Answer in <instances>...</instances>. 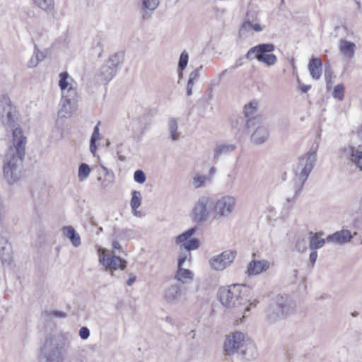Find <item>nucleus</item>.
I'll return each mask as SVG.
<instances>
[{
	"instance_id": "17",
	"label": "nucleus",
	"mask_w": 362,
	"mask_h": 362,
	"mask_svg": "<svg viewBox=\"0 0 362 362\" xmlns=\"http://www.w3.org/2000/svg\"><path fill=\"white\" fill-rule=\"evenodd\" d=\"M238 354L243 360L250 361L255 359L258 356L257 348L253 343H243Z\"/></svg>"
},
{
	"instance_id": "46",
	"label": "nucleus",
	"mask_w": 362,
	"mask_h": 362,
	"mask_svg": "<svg viewBox=\"0 0 362 362\" xmlns=\"http://www.w3.org/2000/svg\"><path fill=\"white\" fill-rule=\"evenodd\" d=\"M190 257H191V253L189 251H185V250L184 252L181 251L180 253V255H179L178 261H177L178 268L182 267V266L185 262V261L187 259H189Z\"/></svg>"
},
{
	"instance_id": "20",
	"label": "nucleus",
	"mask_w": 362,
	"mask_h": 362,
	"mask_svg": "<svg viewBox=\"0 0 362 362\" xmlns=\"http://www.w3.org/2000/svg\"><path fill=\"white\" fill-rule=\"evenodd\" d=\"M322 62L320 58L313 57L308 64V69L310 76L313 79L317 80L322 74Z\"/></svg>"
},
{
	"instance_id": "54",
	"label": "nucleus",
	"mask_w": 362,
	"mask_h": 362,
	"mask_svg": "<svg viewBox=\"0 0 362 362\" xmlns=\"http://www.w3.org/2000/svg\"><path fill=\"white\" fill-rule=\"evenodd\" d=\"M34 57L36 58L37 59H39V62H41L42 61L45 56L44 55V54L42 52H41L39 50H35L34 52Z\"/></svg>"
},
{
	"instance_id": "56",
	"label": "nucleus",
	"mask_w": 362,
	"mask_h": 362,
	"mask_svg": "<svg viewBox=\"0 0 362 362\" xmlns=\"http://www.w3.org/2000/svg\"><path fill=\"white\" fill-rule=\"evenodd\" d=\"M157 113V110L156 109H149L145 113H144V115L148 117V116H151V117H153L154 115H156Z\"/></svg>"
},
{
	"instance_id": "45",
	"label": "nucleus",
	"mask_w": 362,
	"mask_h": 362,
	"mask_svg": "<svg viewBox=\"0 0 362 362\" xmlns=\"http://www.w3.org/2000/svg\"><path fill=\"white\" fill-rule=\"evenodd\" d=\"M296 249L299 252H304L307 250V240L305 238H299L296 243Z\"/></svg>"
},
{
	"instance_id": "35",
	"label": "nucleus",
	"mask_w": 362,
	"mask_h": 362,
	"mask_svg": "<svg viewBox=\"0 0 362 362\" xmlns=\"http://www.w3.org/2000/svg\"><path fill=\"white\" fill-rule=\"evenodd\" d=\"M253 20L252 16L250 17V13L247 12L246 14V19L243 23L240 30L239 34L240 35H244L246 33L250 31L252 28V21Z\"/></svg>"
},
{
	"instance_id": "8",
	"label": "nucleus",
	"mask_w": 362,
	"mask_h": 362,
	"mask_svg": "<svg viewBox=\"0 0 362 362\" xmlns=\"http://www.w3.org/2000/svg\"><path fill=\"white\" fill-rule=\"evenodd\" d=\"M246 125L247 129L252 127L256 128L250 136L251 142L253 144L262 145L268 140L269 132L268 128L263 124L261 116H255L248 119Z\"/></svg>"
},
{
	"instance_id": "14",
	"label": "nucleus",
	"mask_w": 362,
	"mask_h": 362,
	"mask_svg": "<svg viewBox=\"0 0 362 362\" xmlns=\"http://www.w3.org/2000/svg\"><path fill=\"white\" fill-rule=\"evenodd\" d=\"M244 334L240 332H235L232 335L226 337L224 344L223 350L227 355H233L235 353H238L244 343Z\"/></svg>"
},
{
	"instance_id": "38",
	"label": "nucleus",
	"mask_w": 362,
	"mask_h": 362,
	"mask_svg": "<svg viewBox=\"0 0 362 362\" xmlns=\"http://www.w3.org/2000/svg\"><path fill=\"white\" fill-rule=\"evenodd\" d=\"M90 173V168L86 163H81L78 168V178L81 180L86 179Z\"/></svg>"
},
{
	"instance_id": "13",
	"label": "nucleus",
	"mask_w": 362,
	"mask_h": 362,
	"mask_svg": "<svg viewBox=\"0 0 362 362\" xmlns=\"http://www.w3.org/2000/svg\"><path fill=\"white\" fill-rule=\"evenodd\" d=\"M235 251L226 250L218 255L211 258L209 263L211 267L216 271H221L229 266L235 259Z\"/></svg>"
},
{
	"instance_id": "32",
	"label": "nucleus",
	"mask_w": 362,
	"mask_h": 362,
	"mask_svg": "<svg viewBox=\"0 0 362 362\" xmlns=\"http://www.w3.org/2000/svg\"><path fill=\"white\" fill-rule=\"evenodd\" d=\"M257 105L258 103L253 100L245 105L243 112L245 118L248 119L254 117L253 115L257 112Z\"/></svg>"
},
{
	"instance_id": "12",
	"label": "nucleus",
	"mask_w": 362,
	"mask_h": 362,
	"mask_svg": "<svg viewBox=\"0 0 362 362\" xmlns=\"http://www.w3.org/2000/svg\"><path fill=\"white\" fill-rule=\"evenodd\" d=\"M213 203V209L218 217H226L234 210L236 200L232 196H224Z\"/></svg>"
},
{
	"instance_id": "64",
	"label": "nucleus",
	"mask_w": 362,
	"mask_h": 362,
	"mask_svg": "<svg viewBox=\"0 0 362 362\" xmlns=\"http://www.w3.org/2000/svg\"><path fill=\"white\" fill-rule=\"evenodd\" d=\"M227 70H223L221 74H220V77L223 76L226 73Z\"/></svg>"
},
{
	"instance_id": "41",
	"label": "nucleus",
	"mask_w": 362,
	"mask_h": 362,
	"mask_svg": "<svg viewBox=\"0 0 362 362\" xmlns=\"http://www.w3.org/2000/svg\"><path fill=\"white\" fill-rule=\"evenodd\" d=\"M46 317L49 318H65L67 314L60 310L45 311Z\"/></svg>"
},
{
	"instance_id": "62",
	"label": "nucleus",
	"mask_w": 362,
	"mask_h": 362,
	"mask_svg": "<svg viewBox=\"0 0 362 362\" xmlns=\"http://www.w3.org/2000/svg\"><path fill=\"white\" fill-rule=\"evenodd\" d=\"M136 279V276H134H134H131V277L127 280V284L128 286H132V285L135 282Z\"/></svg>"
},
{
	"instance_id": "24",
	"label": "nucleus",
	"mask_w": 362,
	"mask_h": 362,
	"mask_svg": "<svg viewBox=\"0 0 362 362\" xmlns=\"http://www.w3.org/2000/svg\"><path fill=\"white\" fill-rule=\"evenodd\" d=\"M236 146L233 144H223L218 145L214 150V159H218L222 156L228 155L233 151Z\"/></svg>"
},
{
	"instance_id": "51",
	"label": "nucleus",
	"mask_w": 362,
	"mask_h": 362,
	"mask_svg": "<svg viewBox=\"0 0 362 362\" xmlns=\"http://www.w3.org/2000/svg\"><path fill=\"white\" fill-rule=\"evenodd\" d=\"M78 334L82 339L86 340L90 337V330L87 327H82L79 329Z\"/></svg>"
},
{
	"instance_id": "58",
	"label": "nucleus",
	"mask_w": 362,
	"mask_h": 362,
	"mask_svg": "<svg viewBox=\"0 0 362 362\" xmlns=\"http://www.w3.org/2000/svg\"><path fill=\"white\" fill-rule=\"evenodd\" d=\"M194 84L189 83L187 84V95L190 96L192 94V88Z\"/></svg>"
},
{
	"instance_id": "11",
	"label": "nucleus",
	"mask_w": 362,
	"mask_h": 362,
	"mask_svg": "<svg viewBox=\"0 0 362 362\" xmlns=\"http://www.w3.org/2000/svg\"><path fill=\"white\" fill-rule=\"evenodd\" d=\"M197 230V227L194 226L184 231L175 238V243L180 245V250L185 251L194 250L200 246V241L197 238H192Z\"/></svg>"
},
{
	"instance_id": "30",
	"label": "nucleus",
	"mask_w": 362,
	"mask_h": 362,
	"mask_svg": "<svg viewBox=\"0 0 362 362\" xmlns=\"http://www.w3.org/2000/svg\"><path fill=\"white\" fill-rule=\"evenodd\" d=\"M247 119L245 117L241 116H233L230 119V127L233 129H237L240 132L244 127L247 129Z\"/></svg>"
},
{
	"instance_id": "52",
	"label": "nucleus",
	"mask_w": 362,
	"mask_h": 362,
	"mask_svg": "<svg viewBox=\"0 0 362 362\" xmlns=\"http://www.w3.org/2000/svg\"><path fill=\"white\" fill-rule=\"evenodd\" d=\"M39 59L34 57V54L31 57L30 59L28 62V66L29 68H34L39 64Z\"/></svg>"
},
{
	"instance_id": "6",
	"label": "nucleus",
	"mask_w": 362,
	"mask_h": 362,
	"mask_svg": "<svg viewBox=\"0 0 362 362\" xmlns=\"http://www.w3.org/2000/svg\"><path fill=\"white\" fill-rule=\"evenodd\" d=\"M64 344L59 339L49 337L47 339L41 349V354L45 362H62L64 361Z\"/></svg>"
},
{
	"instance_id": "63",
	"label": "nucleus",
	"mask_w": 362,
	"mask_h": 362,
	"mask_svg": "<svg viewBox=\"0 0 362 362\" xmlns=\"http://www.w3.org/2000/svg\"><path fill=\"white\" fill-rule=\"evenodd\" d=\"M293 276H294V277H295V278H296V277H297V275H298V270H297V269H294V270L293 271Z\"/></svg>"
},
{
	"instance_id": "21",
	"label": "nucleus",
	"mask_w": 362,
	"mask_h": 362,
	"mask_svg": "<svg viewBox=\"0 0 362 362\" xmlns=\"http://www.w3.org/2000/svg\"><path fill=\"white\" fill-rule=\"evenodd\" d=\"M269 268V262L267 261L253 260L248 264V275L258 274L266 271Z\"/></svg>"
},
{
	"instance_id": "44",
	"label": "nucleus",
	"mask_w": 362,
	"mask_h": 362,
	"mask_svg": "<svg viewBox=\"0 0 362 362\" xmlns=\"http://www.w3.org/2000/svg\"><path fill=\"white\" fill-rule=\"evenodd\" d=\"M207 177L205 175H197L193 178V185L195 188L202 187L206 180Z\"/></svg>"
},
{
	"instance_id": "43",
	"label": "nucleus",
	"mask_w": 362,
	"mask_h": 362,
	"mask_svg": "<svg viewBox=\"0 0 362 362\" xmlns=\"http://www.w3.org/2000/svg\"><path fill=\"white\" fill-rule=\"evenodd\" d=\"M134 180L139 184H143L146 180L144 172L141 170H136L134 173Z\"/></svg>"
},
{
	"instance_id": "59",
	"label": "nucleus",
	"mask_w": 362,
	"mask_h": 362,
	"mask_svg": "<svg viewBox=\"0 0 362 362\" xmlns=\"http://www.w3.org/2000/svg\"><path fill=\"white\" fill-rule=\"evenodd\" d=\"M252 29H253L256 32H261L263 30L262 26L259 23H255L252 25Z\"/></svg>"
},
{
	"instance_id": "48",
	"label": "nucleus",
	"mask_w": 362,
	"mask_h": 362,
	"mask_svg": "<svg viewBox=\"0 0 362 362\" xmlns=\"http://www.w3.org/2000/svg\"><path fill=\"white\" fill-rule=\"evenodd\" d=\"M202 69V66H200L199 68L196 69L193 71H192L189 75V78L187 83L194 84L195 81L199 76V71Z\"/></svg>"
},
{
	"instance_id": "2",
	"label": "nucleus",
	"mask_w": 362,
	"mask_h": 362,
	"mask_svg": "<svg viewBox=\"0 0 362 362\" xmlns=\"http://www.w3.org/2000/svg\"><path fill=\"white\" fill-rule=\"evenodd\" d=\"M318 146H312L310 151L299 157L298 163L295 169V177L293 180L295 196L299 194L310 173L317 162Z\"/></svg>"
},
{
	"instance_id": "60",
	"label": "nucleus",
	"mask_w": 362,
	"mask_h": 362,
	"mask_svg": "<svg viewBox=\"0 0 362 362\" xmlns=\"http://www.w3.org/2000/svg\"><path fill=\"white\" fill-rule=\"evenodd\" d=\"M243 65L242 59H238L235 64L231 66L232 69H235Z\"/></svg>"
},
{
	"instance_id": "23",
	"label": "nucleus",
	"mask_w": 362,
	"mask_h": 362,
	"mask_svg": "<svg viewBox=\"0 0 362 362\" xmlns=\"http://www.w3.org/2000/svg\"><path fill=\"white\" fill-rule=\"evenodd\" d=\"M62 231L64 235L70 240L74 247L81 245V237L71 226H64L62 228Z\"/></svg>"
},
{
	"instance_id": "26",
	"label": "nucleus",
	"mask_w": 362,
	"mask_h": 362,
	"mask_svg": "<svg viewBox=\"0 0 362 362\" xmlns=\"http://www.w3.org/2000/svg\"><path fill=\"white\" fill-rule=\"evenodd\" d=\"M349 158L357 168L362 170V151H358L354 146H350L349 148Z\"/></svg>"
},
{
	"instance_id": "42",
	"label": "nucleus",
	"mask_w": 362,
	"mask_h": 362,
	"mask_svg": "<svg viewBox=\"0 0 362 362\" xmlns=\"http://www.w3.org/2000/svg\"><path fill=\"white\" fill-rule=\"evenodd\" d=\"M344 88L343 84H337V86H335L333 93H332V96L334 98H337L339 100H342L344 96V93H343Z\"/></svg>"
},
{
	"instance_id": "47",
	"label": "nucleus",
	"mask_w": 362,
	"mask_h": 362,
	"mask_svg": "<svg viewBox=\"0 0 362 362\" xmlns=\"http://www.w3.org/2000/svg\"><path fill=\"white\" fill-rule=\"evenodd\" d=\"M332 75H333V73H332V71H331V69L329 68V65H327V66L325 65V80H326V83H327V88H329L330 86L332 84Z\"/></svg>"
},
{
	"instance_id": "22",
	"label": "nucleus",
	"mask_w": 362,
	"mask_h": 362,
	"mask_svg": "<svg viewBox=\"0 0 362 362\" xmlns=\"http://www.w3.org/2000/svg\"><path fill=\"white\" fill-rule=\"evenodd\" d=\"M76 103L70 101V99H64L62 98L59 105V117L65 118L69 117Z\"/></svg>"
},
{
	"instance_id": "40",
	"label": "nucleus",
	"mask_w": 362,
	"mask_h": 362,
	"mask_svg": "<svg viewBox=\"0 0 362 362\" xmlns=\"http://www.w3.org/2000/svg\"><path fill=\"white\" fill-rule=\"evenodd\" d=\"M159 0H142L141 6L149 10H156L159 6Z\"/></svg>"
},
{
	"instance_id": "1",
	"label": "nucleus",
	"mask_w": 362,
	"mask_h": 362,
	"mask_svg": "<svg viewBox=\"0 0 362 362\" xmlns=\"http://www.w3.org/2000/svg\"><path fill=\"white\" fill-rule=\"evenodd\" d=\"M13 146H10L4 160L3 173L9 184L18 180L25 156L27 138L21 127L12 130Z\"/></svg>"
},
{
	"instance_id": "36",
	"label": "nucleus",
	"mask_w": 362,
	"mask_h": 362,
	"mask_svg": "<svg viewBox=\"0 0 362 362\" xmlns=\"http://www.w3.org/2000/svg\"><path fill=\"white\" fill-rule=\"evenodd\" d=\"M141 204V194L139 191L134 190L132 193L130 205L132 210H136Z\"/></svg>"
},
{
	"instance_id": "5",
	"label": "nucleus",
	"mask_w": 362,
	"mask_h": 362,
	"mask_svg": "<svg viewBox=\"0 0 362 362\" xmlns=\"http://www.w3.org/2000/svg\"><path fill=\"white\" fill-rule=\"evenodd\" d=\"M275 49L272 43H262L251 47L247 52L245 57L248 59L255 58L258 62L264 63L267 66H273L277 62V57L272 52Z\"/></svg>"
},
{
	"instance_id": "10",
	"label": "nucleus",
	"mask_w": 362,
	"mask_h": 362,
	"mask_svg": "<svg viewBox=\"0 0 362 362\" xmlns=\"http://www.w3.org/2000/svg\"><path fill=\"white\" fill-rule=\"evenodd\" d=\"M212 209L213 203L208 196L199 197L192 212L193 221L199 223L206 221Z\"/></svg>"
},
{
	"instance_id": "25",
	"label": "nucleus",
	"mask_w": 362,
	"mask_h": 362,
	"mask_svg": "<svg viewBox=\"0 0 362 362\" xmlns=\"http://www.w3.org/2000/svg\"><path fill=\"white\" fill-rule=\"evenodd\" d=\"M135 233L132 229L124 228L120 229L115 227L113 229V236L119 240H129L134 237Z\"/></svg>"
},
{
	"instance_id": "33",
	"label": "nucleus",
	"mask_w": 362,
	"mask_h": 362,
	"mask_svg": "<svg viewBox=\"0 0 362 362\" xmlns=\"http://www.w3.org/2000/svg\"><path fill=\"white\" fill-rule=\"evenodd\" d=\"M70 81H72V78L66 71H64L59 74V86L61 89V91L71 86Z\"/></svg>"
},
{
	"instance_id": "53",
	"label": "nucleus",
	"mask_w": 362,
	"mask_h": 362,
	"mask_svg": "<svg viewBox=\"0 0 362 362\" xmlns=\"http://www.w3.org/2000/svg\"><path fill=\"white\" fill-rule=\"evenodd\" d=\"M317 258V251L315 250H312V252L310 254L309 260L313 265H314L315 263L316 262Z\"/></svg>"
},
{
	"instance_id": "19",
	"label": "nucleus",
	"mask_w": 362,
	"mask_h": 362,
	"mask_svg": "<svg viewBox=\"0 0 362 362\" xmlns=\"http://www.w3.org/2000/svg\"><path fill=\"white\" fill-rule=\"evenodd\" d=\"M339 49L344 57L352 59L355 54L356 45L353 42L341 39L339 41Z\"/></svg>"
},
{
	"instance_id": "28",
	"label": "nucleus",
	"mask_w": 362,
	"mask_h": 362,
	"mask_svg": "<svg viewBox=\"0 0 362 362\" xmlns=\"http://www.w3.org/2000/svg\"><path fill=\"white\" fill-rule=\"evenodd\" d=\"M33 3L48 14L52 13L54 10V0H35Z\"/></svg>"
},
{
	"instance_id": "50",
	"label": "nucleus",
	"mask_w": 362,
	"mask_h": 362,
	"mask_svg": "<svg viewBox=\"0 0 362 362\" xmlns=\"http://www.w3.org/2000/svg\"><path fill=\"white\" fill-rule=\"evenodd\" d=\"M154 10H149L144 6H141L140 8V13L141 18L144 21L148 20L151 18V13Z\"/></svg>"
},
{
	"instance_id": "3",
	"label": "nucleus",
	"mask_w": 362,
	"mask_h": 362,
	"mask_svg": "<svg viewBox=\"0 0 362 362\" xmlns=\"http://www.w3.org/2000/svg\"><path fill=\"white\" fill-rule=\"evenodd\" d=\"M248 288L245 285L232 284L228 287H221L218 296L221 304L226 308H238L247 303L245 295Z\"/></svg>"
},
{
	"instance_id": "4",
	"label": "nucleus",
	"mask_w": 362,
	"mask_h": 362,
	"mask_svg": "<svg viewBox=\"0 0 362 362\" xmlns=\"http://www.w3.org/2000/svg\"><path fill=\"white\" fill-rule=\"evenodd\" d=\"M292 306L286 296H277L269 305L266 317L269 323H275L286 318L291 312Z\"/></svg>"
},
{
	"instance_id": "29",
	"label": "nucleus",
	"mask_w": 362,
	"mask_h": 362,
	"mask_svg": "<svg viewBox=\"0 0 362 362\" xmlns=\"http://www.w3.org/2000/svg\"><path fill=\"white\" fill-rule=\"evenodd\" d=\"M311 235L309 238V246L311 250H317L319 248H321L324 246L326 238H320L318 236V233H313V232L310 233Z\"/></svg>"
},
{
	"instance_id": "15",
	"label": "nucleus",
	"mask_w": 362,
	"mask_h": 362,
	"mask_svg": "<svg viewBox=\"0 0 362 362\" xmlns=\"http://www.w3.org/2000/svg\"><path fill=\"white\" fill-rule=\"evenodd\" d=\"M99 262L105 266L106 269L116 270L119 268L124 270L127 267V262L117 255H109L106 254H100L99 255Z\"/></svg>"
},
{
	"instance_id": "31",
	"label": "nucleus",
	"mask_w": 362,
	"mask_h": 362,
	"mask_svg": "<svg viewBox=\"0 0 362 362\" xmlns=\"http://www.w3.org/2000/svg\"><path fill=\"white\" fill-rule=\"evenodd\" d=\"M192 276L193 273L189 269L179 267L175 274V279L179 281L185 283L187 279H192Z\"/></svg>"
},
{
	"instance_id": "34",
	"label": "nucleus",
	"mask_w": 362,
	"mask_h": 362,
	"mask_svg": "<svg viewBox=\"0 0 362 362\" xmlns=\"http://www.w3.org/2000/svg\"><path fill=\"white\" fill-rule=\"evenodd\" d=\"M76 90L71 86L62 90V98L64 99H70V101L76 103L77 102Z\"/></svg>"
},
{
	"instance_id": "16",
	"label": "nucleus",
	"mask_w": 362,
	"mask_h": 362,
	"mask_svg": "<svg viewBox=\"0 0 362 362\" xmlns=\"http://www.w3.org/2000/svg\"><path fill=\"white\" fill-rule=\"evenodd\" d=\"M351 240L354 242V233H351L348 229H341L326 237L327 243H332L337 245H345Z\"/></svg>"
},
{
	"instance_id": "18",
	"label": "nucleus",
	"mask_w": 362,
	"mask_h": 362,
	"mask_svg": "<svg viewBox=\"0 0 362 362\" xmlns=\"http://www.w3.org/2000/svg\"><path fill=\"white\" fill-rule=\"evenodd\" d=\"M352 226L354 229V243L356 245L362 244V211L354 218Z\"/></svg>"
},
{
	"instance_id": "37",
	"label": "nucleus",
	"mask_w": 362,
	"mask_h": 362,
	"mask_svg": "<svg viewBox=\"0 0 362 362\" xmlns=\"http://www.w3.org/2000/svg\"><path fill=\"white\" fill-rule=\"evenodd\" d=\"M178 125L177 122L174 118H172L169 121V132L170 138L173 141L177 140L179 137V132H177Z\"/></svg>"
},
{
	"instance_id": "57",
	"label": "nucleus",
	"mask_w": 362,
	"mask_h": 362,
	"mask_svg": "<svg viewBox=\"0 0 362 362\" xmlns=\"http://www.w3.org/2000/svg\"><path fill=\"white\" fill-rule=\"evenodd\" d=\"M112 249H115V250H119L122 247L120 243H119L118 240L116 239V240H114L112 243Z\"/></svg>"
},
{
	"instance_id": "27",
	"label": "nucleus",
	"mask_w": 362,
	"mask_h": 362,
	"mask_svg": "<svg viewBox=\"0 0 362 362\" xmlns=\"http://www.w3.org/2000/svg\"><path fill=\"white\" fill-rule=\"evenodd\" d=\"M181 296V290L178 285H171L165 291V298L168 301H175Z\"/></svg>"
},
{
	"instance_id": "39",
	"label": "nucleus",
	"mask_w": 362,
	"mask_h": 362,
	"mask_svg": "<svg viewBox=\"0 0 362 362\" xmlns=\"http://www.w3.org/2000/svg\"><path fill=\"white\" fill-rule=\"evenodd\" d=\"M188 59H189L188 52L186 50H184L180 56V59H179V62H178V71H184V69L187 66Z\"/></svg>"
},
{
	"instance_id": "61",
	"label": "nucleus",
	"mask_w": 362,
	"mask_h": 362,
	"mask_svg": "<svg viewBox=\"0 0 362 362\" xmlns=\"http://www.w3.org/2000/svg\"><path fill=\"white\" fill-rule=\"evenodd\" d=\"M310 88L311 85H303L300 87V89L303 93H307Z\"/></svg>"
},
{
	"instance_id": "55",
	"label": "nucleus",
	"mask_w": 362,
	"mask_h": 362,
	"mask_svg": "<svg viewBox=\"0 0 362 362\" xmlns=\"http://www.w3.org/2000/svg\"><path fill=\"white\" fill-rule=\"evenodd\" d=\"M98 149V146L96 145V143L94 141H90V151L93 155L95 156L96 151Z\"/></svg>"
},
{
	"instance_id": "9",
	"label": "nucleus",
	"mask_w": 362,
	"mask_h": 362,
	"mask_svg": "<svg viewBox=\"0 0 362 362\" xmlns=\"http://www.w3.org/2000/svg\"><path fill=\"white\" fill-rule=\"evenodd\" d=\"M0 106L2 108L1 112V120L4 125L14 127L18 118V113L16 107L11 104L9 98L6 95L3 96L0 100Z\"/></svg>"
},
{
	"instance_id": "49",
	"label": "nucleus",
	"mask_w": 362,
	"mask_h": 362,
	"mask_svg": "<svg viewBox=\"0 0 362 362\" xmlns=\"http://www.w3.org/2000/svg\"><path fill=\"white\" fill-rule=\"evenodd\" d=\"M101 139L99 129V123L94 127L93 132L91 134L90 141L97 142Z\"/></svg>"
},
{
	"instance_id": "7",
	"label": "nucleus",
	"mask_w": 362,
	"mask_h": 362,
	"mask_svg": "<svg viewBox=\"0 0 362 362\" xmlns=\"http://www.w3.org/2000/svg\"><path fill=\"white\" fill-rule=\"evenodd\" d=\"M124 61V54L122 52L111 55L109 59L101 66L98 75L101 83H107L117 74Z\"/></svg>"
}]
</instances>
